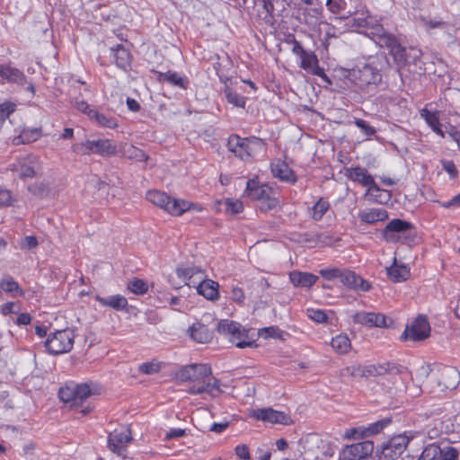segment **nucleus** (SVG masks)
Listing matches in <instances>:
<instances>
[{
  "label": "nucleus",
  "instance_id": "24",
  "mask_svg": "<svg viewBox=\"0 0 460 460\" xmlns=\"http://www.w3.org/2000/svg\"><path fill=\"white\" fill-rule=\"evenodd\" d=\"M95 300L102 306H108L114 310H124L128 306V300L121 295H113L106 297L96 296Z\"/></svg>",
  "mask_w": 460,
  "mask_h": 460
},
{
  "label": "nucleus",
  "instance_id": "42",
  "mask_svg": "<svg viewBox=\"0 0 460 460\" xmlns=\"http://www.w3.org/2000/svg\"><path fill=\"white\" fill-rule=\"evenodd\" d=\"M441 454L442 450L438 446L430 444L423 449L418 460H435Z\"/></svg>",
  "mask_w": 460,
  "mask_h": 460
},
{
  "label": "nucleus",
  "instance_id": "12",
  "mask_svg": "<svg viewBox=\"0 0 460 460\" xmlns=\"http://www.w3.org/2000/svg\"><path fill=\"white\" fill-rule=\"evenodd\" d=\"M412 228V225L402 219L391 220L383 230V236L386 242L398 243L407 237L406 234Z\"/></svg>",
  "mask_w": 460,
  "mask_h": 460
},
{
  "label": "nucleus",
  "instance_id": "28",
  "mask_svg": "<svg viewBox=\"0 0 460 460\" xmlns=\"http://www.w3.org/2000/svg\"><path fill=\"white\" fill-rule=\"evenodd\" d=\"M289 279L295 287L310 288L318 277L308 272L293 271L289 274Z\"/></svg>",
  "mask_w": 460,
  "mask_h": 460
},
{
  "label": "nucleus",
  "instance_id": "56",
  "mask_svg": "<svg viewBox=\"0 0 460 460\" xmlns=\"http://www.w3.org/2000/svg\"><path fill=\"white\" fill-rule=\"evenodd\" d=\"M21 248L23 250H30L38 245L36 237L32 235L25 236L21 242Z\"/></svg>",
  "mask_w": 460,
  "mask_h": 460
},
{
  "label": "nucleus",
  "instance_id": "48",
  "mask_svg": "<svg viewBox=\"0 0 460 460\" xmlns=\"http://www.w3.org/2000/svg\"><path fill=\"white\" fill-rule=\"evenodd\" d=\"M368 194H371L375 202L380 204H386L391 198L388 190H382L380 188L379 190H371Z\"/></svg>",
  "mask_w": 460,
  "mask_h": 460
},
{
  "label": "nucleus",
  "instance_id": "25",
  "mask_svg": "<svg viewBox=\"0 0 460 460\" xmlns=\"http://www.w3.org/2000/svg\"><path fill=\"white\" fill-rule=\"evenodd\" d=\"M218 283L211 279L199 281L196 287L197 292L208 300L218 298Z\"/></svg>",
  "mask_w": 460,
  "mask_h": 460
},
{
  "label": "nucleus",
  "instance_id": "62",
  "mask_svg": "<svg viewBox=\"0 0 460 460\" xmlns=\"http://www.w3.org/2000/svg\"><path fill=\"white\" fill-rule=\"evenodd\" d=\"M310 74L314 75H317L319 77H321L323 80H324L326 83L328 84H331V80L330 78L327 76V75L324 73V70L323 68L320 67L318 66V63L315 65V66H314L310 72Z\"/></svg>",
  "mask_w": 460,
  "mask_h": 460
},
{
  "label": "nucleus",
  "instance_id": "11",
  "mask_svg": "<svg viewBox=\"0 0 460 460\" xmlns=\"http://www.w3.org/2000/svg\"><path fill=\"white\" fill-rule=\"evenodd\" d=\"M429 333L430 326L427 318L423 315H419L410 325L406 326L401 339L420 341L427 339Z\"/></svg>",
  "mask_w": 460,
  "mask_h": 460
},
{
  "label": "nucleus",
  "instance_id": "22",
  "mask_svg": "<svg viewBox=\"0 0 460 460\" xmlns=\"http://www.w3.org/2000/svg\"><path fill=\"white\" fill-rule=\"evenodd\" d=\"M111 55L118 67L126 70L130 66L131 55L128 49H127L123 45L119 44L115 48H111Z\"/></svg>",
  "mask_w": 460,
  "mask_h": 460
},
{
  "label": "nucleus",
  "instance_id": "6",
  "mask_svg": "<svg viewBox=\"0 0 460 460\" xmlns=\"http://www.w3.org/2000/svg\"><path fill=\"white\" fill-rule=\"evenodd\" d=\"M74 339V332L70 329L57 331L48 337L45 347L53 355L66 353L72 349Z\"/></svg>",
  "mask_w": 460,
  "mask_h": 460
},
{
  "label": "nucleus",
  "instance_id": "17",
  "mask_svg": "<svg viewBox=\"0 0 460 460\" xmlns=\"http://www.w3.org/2000/svg\"><path fill=\"white\" fill-rule=\"evenodd\" d=\"M403 367L394 363L385 362L363 366L364 377L379 376L386 374L399 375Z\"/></svg>",
  "mask_w": 460,
  "mask_h": 460
},
{
  "label": "nucleus",
  "instance_id": "23",
  "mask_svg": "<svg viewBox=\"0 0 460 460\" xmlns=\"http://www.w3.org/2000/svg\"><path fill=\"white\" fill-rule=\"evenodd\" d=\"M358 217L361 222L373 225L379 221L386 220L388 213L382 208H370L359 211Z\"/></svg>",
  "mask_w": 460,
  "mask_h": 460
},
{
  "label": "nucleus",
  "instance_id": "1",
  "mask_svg": "<svg viewBox=\"0 0 460 460\" xmlns=\"http://www.w3.org/2000/svg\"><path fill=\"white\" fill-rule=\"evenodd\" d=\"M177 378L182 382L190 381L193 385L189 388L190 394H208L215 396L220 393V381L212 376V370L206 364H191L181 367L177 373Z\"/></svg>",
  "mask_w": 460,
  "mask_h": 460
},
{
  "label": "nucleus",
  "instance_id": "46",
  "mask_svg": "<svg viewBox=\"0 0 460 460\" xmlns=\"http://www.w3.org/2000/svg\"><path fill=\"white\" fill-rule=\"evenodd\" d=\"M344 270L338 268L321 269L319 274L327 280L340 279L341 280Z\"/></svg>",
  "mask_w": 460,
  "mask_h": 460
},
{
  "label": "nucleus",
  "instance_id": "3",
  "mask_svg": "<svg viewBox=\"0 0 460 460\" xmlns=\"http://www.w3.org/2000/svg\"><path fill=\"white\" fill-rule=\"evenodd\" d=\"M388 60L385 55H377L369 59L367 63L353 68L349 76L356 85L365 88L370 85H378L382 82L381 70Z\"/></svg>",
  "mask_w": 460,
  "mask_h": 460
},
{
  "label": "nucleus",
  "instance_id": "14",
  "mask_svg": "<svg viewBox=\"0 0 460 460\" xmlns=\"http://www.w3.org/2000/svg\"><path fill=\"white\" fill-rule=\"evenodd\" d=\"M374 443L371 440L346 446L342 449V459L345 460H362L371 456L374 451Z\"/></svg>",
  "mask_w": 460,
  "mask_h": 460
},
{
  "label": "nucleus",
  "instance_id": "26",
  "mask_svg": "<svg viewBox=\"0 0 460 460\" xmlns=\"http://www.w3.org/2000/svg\"><path fill=\"white\" fill-rule=\"evenodd\" d=\"M270 168L275 178L288 182H294L296 181L293 172L286 163L277 161L271 164Z\"/></svg>",
  "mask_w": 460,
  "mask_h": 460
},
{
  "label": "nucleus",
  "instance_id": "39",
  "mask_svg": "<svg viewBox=\"0 0 460 460\" xmlns=\"http://www.w3.org/2000/svg\"><path fill=\"white\" fill-rule=\"evenodd\" d=\"M331 345L332 349L340 354H346L349 352L351 346L349 337L342 334L332 338Z\"/></svg>",
  "mask_w": 460,
  "mask_h": 460
},
{
  "label": "nucleus",
  "instance_id": "5",
  "mask_svg": "<svg viewBox=\"0 0 460 460\" xmlns=\"http://www.w3.org/2000/svg\"><path fill=\"white\" fill-rule=\"evenodd\" d=\"M146 199L175 217H179L190 210L191 207H195L194 204L187 200L172 198L165 192L159 190L147 191Z\"/></svg>",
  "mask_w": 460,
  "mask_h": 460
},
{
  "label": "nucleus",
  "instance_id": "41",
  "mask_svg": "<svg viewBox=\"0 0 460 460\" xmlns=\"http://www.w3.org/2000/svg\"><path fill=\"white\" fill-rule=\"evenodd\" d=\"M177 274L180 278H182L183 279L185 280H188L189 282H187L186 284L190 286L191 285V279L196 276V275H199V278L201 279L203 278V272L201 270L199 269H195V268H179L177 270Z\"/></svg>",
  "mask_w": 460,
  "mask_h": 460
},
{
  "label": "nucleus",
  "instance_id": "59",
  "mask_svg": "<svg viewBox=\"0 0 460 460\" xmlns=\"http://www.w3.org/2000/svg\"><path fill=\"white\" fill-rule=\"evenodd\" d=\"M309 317L316 323H325L327 321L326 314L322 310H312L309 314Z\"/></svg>",
  "mask_w": 460,
  "mask_h": 460
},
{
  "label": "nucleus",
  "instance_id": "63",
  "mask_svg": "<svg viewBox=\"0 0 460 460\" xmlns=\"http://www.w3.org/2000/svg\"><path fill=\"white\" fill-rule=\"evenodd\" d=\"M235 454L241 459L248 460L250 459V453L247 446L245 445H238L235 447Z\"/></svg>",
  "mask_w": 460,
  "mask_h": 460
},
{
  "label": "nucleus",
  "instance_id": "44",
  "mask_svg": "<svg viewBox=\"0 0 460 460\" xmlns=\"http://www.w3.org/2000/svg\"><path fill=\"white\" fill-rule=\"evenodd\" d=\"M72 151L77 155H91L94 154V146L93 140H86L84 143H77L72 146Z\"/></svg>",
  "mask_w": 460,
  "mask_h": 460
},
{
  "label": "nucleus",
  "instance_id": "29",
  "mask_svg": "<svg viewBox=\"0 0 460 460\" xmlns=\"http://www.w3.org/2000/svg\"><path fill=\"white\" fill-rule=\"evenodd\" d=\"M0 76L9 83H15L19 85H24L27 84V79L24 74L16 67L10 66H4L3 72Z\"/></svg>",
  "mask_w": 460,
  "mask_h": 460
},
{
  "label": "nucleus",
  "instance_id": "7",
  "mask_svg": "<svg viewBox=\"0 0 460 460\" xmlns=\"http://www.w3.org/2000/svg\"><path fill=\"white\" fill-rule=\"evenodd\" d=\"M219 333L228 337L229 341L236 347L243 349L252 347L254 343L253 341H245L247 338V332L242 325L236 322L230 320H221L217 325Z\"/></svg>",
  "mask_w": 460,
  "mask_h": 460
},
{
  "label": "nucleus",
  "instance_id": "2",
  "mask_svg": "<svg viewBox=\"0 0 460 460\" xmlns=\"http://www.w3.org/2000/svg\"><path fill=\"white\" fill-rule=\"evenodd\" d=\"M96 394H99V386L93 382L71 384L61 387L58 391L60 400L69 403L70 408L79 409V412L83 415L88 414L93 410L90 404L84 406V401Z\"/></svg>",
  "mask_w": 460,
  "mask_h": 460
},
{
  "label": "nucleus",
  "instance_id": "38",
  "mask_svg": "<svg viewBox=\"0 0 460 460\" xmlns=\"http://www.w3.org/2000/svg\"><path fill=\"white\" fill-rule=\"evenodd\" d=\"M90 119L93 120L99 126L104 128H114L118 126L115 118L107 116L103 113L99 112L96 110L91 112Z\"/></svg>",
  "mask_w": 460,
  "mask_h": 460
},
{
  "label": "nucleus",
  "instance_id": "47",
  "mask_svg": "<svg viewBox=\"0 0 460 460\" xmlns=\"http://www.w3.org/2000/svg\"><path fill=\"white\" fill-rule=\"evenodd\" d=\"M341 376L364 377L363 366L352 365L341 370Z\"/></svg>",
  "mask_w": 460,
  "mask_h": 460
},
{
  "label": "nucleus",
  "instance_id": "37",
  "mask_svg": "<svg viewBox=\"0 0 460 460\" xmlns=\"http://www.w3.org/2000/svg\"><path fill=\"white\" fill-rule=\"evenodd\" d=\"M94 154L100 155H111L115 154L116 147L111 145L109 139H93Z\"/></svg>",
  "mask_w": 460,
  "mask_h": 460
},
{
  "label": "nucleus",
  "instance_id": "34",
  "mask_svg": "<svg viewBox=\"0 0 460 460\" xmlns=\"http://www.w3.org/2000/svg\"><path fill=\"white\" fill-rule=\"evenodd\" d=\"M190 337L197 342L206 343L211 336L208 329L200 323H195L190 328Z\"/></svg>",
  "mask_w": 460,
  "mask_h": 460
},
{
  "label": "nucleus",
  "instance_id": "35",
  "mask_svg": "<svg viewBox=\"0 0 460 460\" xmlns=\"http://www.w3.org/2000/svg\"><path fill=\"white\" fill-rule=\"evenodd\" d=\"M0 288L13 296H23V291L19 284L9 275H5L0 280Z\"/></svg>",
  "mask_w": 460,
  "mask_h": 460
},
{
  "label": "nucleus",
  "instance_id": "32",
  "mask_svg": "<svg viewBox=\"0 0 460 460\" xmlns=\"http://www.w3.org/2000/svg\"><path fill=\"white\" fill-rule=\"evenodd\" d=\"M367 15H365L363 13H361V16L359 17H354L346 24L347 27L350 28L351 30H359V29H367L369 31H367L365 34L371 39V37L368 35L371 32V27L375 26L376 23L372 22L369 18L368 12H366ZM376 24H378L376 22Z\"/></svg>",
  "mask_w": 460,
  "mask_h": 460
},
{
  "label": "nucleus",
  "instance_id": "43",
  "mask_svg": "<svg viewBox=\"0 0 460 460\" xmlns=\"http://www.w3.org/2000/svg\"><path fill=\"white\" fill-rule=\"evenodd\" d=\"M330 208V204L327 200L320 199L313 207V218L316 221L321 220L323 215L327 212Z\"/></svg>",
  "mask_w": 460,
  "mask_h": 460
},
{
  "label": "nucleus",
  "instance_id": "55",
  "mask_svg": "<svg viewBox=\"0 0 460 460\" xmlns=\"http://www.w3.org/2000/svg\"><path fill=\"white\" fill-rule=\"evenodd\" d=\"M442 166L451 178L455 179L457 177L458 172L453 161H442Z\"/></svg>",
  "mask_w": 460,
  "mask_h": 460
},
{
  "label": "nucleus",
  "instance_id": "53",
  "mask_svg": "<svg viewBox=\"0 0 460 460\" xmlns=\"http://www.w3.org/2000/svg\"><path fill=\"white\" fill-rule=\"evenodd\" d=\"M13 199L12 192L0 186V208L9 207L13 204Z\"/></svg>",
  "mask_w": 460,
  "mask_h": 460
},
{
  "label": "nucleus",
  "instance_id": "4",
  "mask_svg": "<svg viewBox=\"0 0 460 460\" xmlns=\"http://www.w3.org/2000/svg\"><path fill=\"white\" fill-rule=\"evenodd\" d=\"M368 35L380 48H386L389 50L390 55L399 66L406 64V49L402 46L394 34L386 31L381 24L371 27V32Z\"/></svg>",
  "mask_w": 460,
  "mask_h": 460
},
{
  "label": "nucleus",
  "instance_id": "20",
  "mask_svg": "<svg viewBox=\"0 0 460 460\" xmlns=\"http://www.w3.org/2000/svg\"><path fill=\"white\" fill-rule=\"evenodd\" d=\"M341 281L344 286L355 291L367 292L371 288V284L368 281L349 270H344Z\"/></svg>",
  "mask_w": 460,
  "mask_h": 460
},
{
  "label": "nucleus",
  "instance_id": "33",
  "mask_svg": "<svg viewBox=\"0 0 460 460\" xmlns=\"http://www.w3.org/2000/svg\"><path fill=\"white\" fill-rule=\"evenodd\" d=\"M420 115L435 133L442 137H445V133L440 128L438 115L436 111H430L427 109H423L420 112Z\"/></svg>",
  "mask_w": 460,
  "mask_h": 460
},
{
  "label": "nucleus",
  "instance_id": "54",
  "mask_svg": "<svg viewBox=\"0 0 460 460\" xmlns=\"http://www.w3.org/2000/svg\"><path fill=\"white\" fill-rule=\"evenodd\" d=\"M160 367L157 363L146 362L139 366V371L143 374L151 375L158 372Z\"/></svg>",
  "mask_w": 460,
  "mask_h": 460
},
{
  "label": "nucleus",
  "instance_id": "36",
  "mask_svg": "<svg viewBox=\"0 0 460 460\" xmlns=\"http://www.w3.org/2000/svg\"><path fill=\"white\" fill-rule=\"evenodd\" d=\"M224 93L226 101L237 108H244L246 100L243 96L236 93L233 87L225 83Z\"/></svg>",
  "mask_w": 460,
  "mask_h": 460
},
{
  "label": "nucleus",
  "instance_id": "8",
  "mask_svg": "<svg viewBox=\"0 0 460 460\" xmlns=\"http://www.w3.org/2000/svg\"><path fill=\"white\" fill-rule=\"evenodd\" d=\"M39 157L34 155L18 156L14 162L10 164L9 170L21 179L32 178L40 170Z\"/></svg>",
  "mask_w": 460,
  "mask_h": 460
},
{
  "label": "nucleus",
  "instance_id": "15",
  "mask_svg": "<svg viewBox=\"0 0 460 460\" xmlns=\"http://www.w3.org/2000/svg\"><path fill=\"white\" fill-rule=\"evenodd\" d=\"M353 320L357 323L368 327L387 328L393 323V320L386 318L384 314L370 312H358L354 314Z\"/></svg>",
  "mask_w": 460,
  "mask_h": 460
},
{
  "label": "nucleus",
  "instance_id": "13",
  "mask_svg": "<svg viewBox=\"0 0 460 460\" xmlns=\"http://www.w3.org/2000/svg\"><path fill=\"white\" fill-rule=\"evenodd\" d=\"M132 440L129 429H115L108 437V447L111 451L125 458L127 456V445Z\"/></svg>",
  "mask_w": 460,
  "mask_h": 460
},
{
  "label": "nucleus",
  "instance_id": "61",
  "mask_svg": "<svg viewBox=\"0 0 460 460\" xmlns=\"http://www.w3.org/2000/svg\"><path fill=\"white\" fill-rule=\"evenodd\" d=\"M186 435V430L183 429H171L165 435V439L170 440L178 438Z\"/></svg>",
  "mask_w": 460,
  "mask_h": 460
},
{
  "label": "nucleus",
  "instance_id": "21",
  "mask_svg": "<svg viewBox=\"0 0 460 460\" xmlns=\"http://www.w3.org/2000/svg\"><path fill=\"white\" fill-rule=\"evenodd\" d=\"M272 192V188L267 184H260L255 179L246 182L245 195L252 200L261 201L267 195Z\"/></svg>",
  "mask_w": 460,
  "mask_h": 460
},
{
  "label": "nucleus",
  "instance_id": "49",
  "mask_svg": "<svg viewBox=\"0 0 460 460\" xmlns=\"http://www.w3.org/2000/svg\"><path fill=\"white\" fill-rule=\"evenodd\" d=\"M225 205L226 210L232 214H238L242 212L243 209V202L239 199H226L225 200Z\"/></svg>",
  "mask_w": 460,
  "mask_h": 460
},
{
  "label": "nucleus",
  "instance_id": "64",
  "mask_svg": "<svg viewBox=\"0 0 460 460\" xmlns=\"http://www.w3.org/2000/svg\"><path fill=\"white\" fill-rule=\"evenodd\" d=\"M232 299L237 303H243L244 300V294L242 288L238 287H233L231 292Z\"/></svg>",
  "mask_w": 460,
  "mask_h": 460
},
{
  "label": "nucleus",
  "instance_id": "45",
  "mask_svg": "<svg viewBox=\"0 0 460 460\" xmlns=\"http://www.w3.org/2000/svg\"><path fill=\"white\" fill-rule=\"evenodd\" d=\"M300 59H301L300 67L305 69L308 73L318 63L317 57L313 52H311V53L305 52V55L300 57Z\"/></svg>",
  "mask_w": 460,
  "mask_h": 460
},
{
  "label": "nucleus",
  "instance_id": "31",
  "mask_svg": "<svg viewBox=\"0 0 460 460\" xmlns=\"http://www.w3.org/2000/svg\"><path fill=\"white\" fill-rule=\"evenodd\" d=\"M386 272L390 279L394 282L404 281L410 275L408 267L404 264L398 265L395 258L394 259V264L386 268Z\"/></svg>",
  "mask_w": 460,
  "mask_h": 460
},
{
  "label": "nucleus",
  "instance_id": "9",
  "mask_svg": "<svg viewBox=\"0 0 460 460\" xmlns=\"http://www.w3.org/2000/svg\"><path fill=\"white\" fill-rule=\"evenodd\" d=\"M261 144L259 140H250L248 138H242L236 135L229 137L227 141V147L229 151L234 153L242 160L251 158L256 152L257 147H261Z\"/></svg>",
  "mask_w": 460,
  "mask_h": 460
},
{
  "label": "nucleus",
  "instance_id": "58",
  "mask_svg": "<svg viewBox=\"0 0 460 460\" xmlns=\"http://www.w3.org/2000/svg\"><path fill=\"white\" fill-rule=\"evenodd\" d=\"M458 451L452 447H447L444 451H442V460H457L458 459Z\"/></svg>",
  "mask_w": 460,
  "mask_h": 460
},
{
  "label": "nucleus",
  "instance_id": "40",
  "mask_svg": "<svg viewBox=\"0 0 460 460\" xmlns=\"http://www.w3.org/2000/svg\"><path fill=\"white\" fill-rule=\"evenodd\" d=\"M275 194V191L272 190V192H270V195H267L263 199H261V201H260L259 209L261 211H270L279 205V201Z\"/></svg>",
  "mask_w": 460,
  "mask_h": 460
},
{
  "label": "nucleus",
  "instance_id": "52",
  "mask_svg": "<svg viewBox=\"0 0 460 460\" xmlns=\"http://www.w3.org/2000/svg\"><path fill=\"white\" fill-rule=\"evenodd\" d=\"M128 288L131 292L137 295H141L147 291V285L142 279H135L129 282Z\"/></svg>",
  "mask_w": 460,
  "mask_h": 460
},
{
  "label": "nucleus",
  "instance_id": "27",
  "mask_svg": "<svg viewBox=\"0 0 460 460\" xmlns=\"http://www.w3.org/2000/svg\"><path fill=\"white\" fill-rule=\"evenodd\" d=\"M156 74V79L160 83H168L171 85L178 86L182 89L187 88L188 80L184 77H181L178 73L176 72H155Z\"/></svg>",
  "mask_w": 460,
  "mask_h": 460
},
{
  "label": "nucleus",
  "instance_id": "50",
  "mask_svg": "<svg viewBox=\"0 0 460 460\" xmlns=\"http://www.w3.org/2000/svg\"><path fill=\"white\" fill-rule=\"evenodd\" d=\"M326 6L331 13L338 14L345 10L347 3L345 0H327Z\"/></svg>",
  "mask_w": 460,
  "mask_h": 460
},
{
  "label": "nucleus",
  "instance_id": "57",
  "mask_svg": "<svg viewBox=\"0 0 460 460\" xmlns=\"http://www.w3.org/2000/svg\"><path fill=\"white\" fill-rule=\"evenodd\" d=\"M74 106L83 113L86 114L89 118L91 116V112H93L94 110L91 109L88 105V103L83 100H75Z\"/></svg>",
  "mask_w": 460,
  "mask_h": 460
},
{
  "label": "nucleus",
  "instance_id": "18",
  "mask_svg": "<svg viewBox=\"0 0 460 460\" xmlns=\"http://www.w3.org/2000/svg\"><path fill=\"white\" fill-rule=\"evenodd\" d=\"M390 423V420L384 419L370 424L368 427H358L346 431L345 437L348 438H363L378 434Z\"/></svg>",
  "mask_w": 460,
  "mask_h": 460
},
{
  "label": "nucleus",
  "instance_id": "30",
  "mask_svg": "<svg viewBox=\"0 0 460 460\" xmlns=\"http://www.w3.org/2000/svg\"><path fill=\"white\" fill-rule=\"evenodd\" d=\"M41 136L40 128H23L21 133L13 138V144L19 146L36 141Z\"/></svg>",
  "mask_w": 460,
  "mask_h": 460
},
{
  "label": "nucleus",
  "instance_id": "60",
  "mask_svg": "<svg viewBox=\"0 0 460 460\" xmlns=\"http://www.w3.org/2000/svg\"><path fill=\"white\" fill-rule=\"evenodd\" d=\"M281 331L278 327L270 326L263 328L260 331L261 335L265 333V337L277 338L279 337Z\"/></svg>",
  "mask_w": 460,
  "mask_h": 460
},
{
  "label": "nucleus",
  "instance_id": "51",
  "mask_svg": "<svg viewBox=\"0 0 460 460\" xmlns=\"http://www.w3.org/2000/svg\"><path fill=\"white\" fill-rule=\"evenodd\" d=\"M354 123L367 137H372L376 133V128L362 119H356Z\"/></svg>",
  "mask_w": 460,
  "mask_h": 460
},
{
  "label": "nucleus",
  "instance_id": "10",
  "mask_svg": "<svg viewBox=\"0 0 460 460\" xmlns=\"http://www.w3.org/2000/svg\"><path fill=\"white\" fill-rule=\"evenodd\" d=\"M414 438L412 432H404L392 437L381 447V455L385 458L395 459L406 449L407 445Z\"/></svg>",
  "mask_w": 460,
  "mask_h": 460
},
{
  "label": "nucleus",
  "instance_id": "16",
  "mask_svg": "<svg viewBox=\"0 0 460 460\" xmlns=\"http://www.w3.org/2000/svg\"><path fill=\"white\" fill-rule=\"evenodd\" d=\"M252 416L262 421L270 423H279L288 425L291 423L290 417L283 411L273 410L272 408L254 410Z\"/></svg>",
  "mask_w": 460,
  "mask_h": 460
},
{
  "label": "nucleus",
  "instance_id": "19",
  "mask_svg": "<svg viewBox=\"0 0 460 460\" xmlns=\"http://www.w3.org/2000/svg\"><path fill=\"white\" fill-rule=\"evenodd\" d=\"M347 176L353 181L358 182L362 186L367 187V195L371 190H379L374 178L367 172V170L362 167H352L347 170Z\"/></svg>",
  "mask_w": 460,
  "mask_h": 460
}]
</instances>
